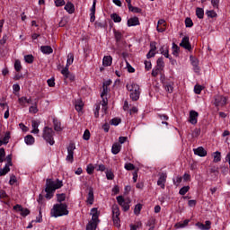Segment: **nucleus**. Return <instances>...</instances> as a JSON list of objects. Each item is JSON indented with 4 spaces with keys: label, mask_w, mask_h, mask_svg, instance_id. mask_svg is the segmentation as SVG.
<instances>
[{
    "label": "nucleus",
    "mask_w": 230,
    "mask_h": 230,
    "mask_svg": "<svg viewBox=\"0 0 230 230\" xmlns=\"http://www.w3.org/2000/svg\"><path fill=\"white\" fill-rule=\"evenodd\" d=\"M94 107V116L95 118H100V104H95Z\"/></svg>",
    "instance_id": "0e129e2a"
},
{
    "label": "nucleus",
    "mask_w": 230,
    "mask_h": 230,
    "mask_svg": "<svg viewBox=\"0 0 230 230\" xmlns=\"http://www.w3.org/2000/svg\"><path fill=\"white\" fill-rule=\"evenodd\" d=\"M111 209L112 217H119V207H118V205H113Z\"/></svg>",
    "instance_id": "72a5a7b5"
},
{
    "label": "nucleus",
    "mask_w": 230,
    "mask_h": 230,
    "mask_svg": "<svg viewBox=\"0 0 230 230\" xmlns=\"http://www.w3.org/2000/svg\"><path fill=\"white\" fill-rule=\"evenodd\" d=\"M75 111H77V112H82L83 109H84V102L78 100L75 102Z\"/></svg>",
    "instance_id": "bb28decb"
},
{
    "label": "nucleus",
    "mask_w": 230,
    "mask_h": 230,
    "mask_svg": "<svg viewBox=\"0 0 230 230\" xmlns=\"http://www.w3.org/2000/svg\"><path fill=\"white\" fill-rule=\"evenodd\" d=\"M181 48H184L188 51H191V43H190V37L185 36L182 38L181 42L180 43Z\"/></svg>",
    "instance_id": "1a4fd4ad"
},
{
    "label": "nucleus",
    "mask_w": 230,
    "mask_h": 230,
    "mask_svg": "<svg viewBox=\"0 0 230 230\" xmlns=\"http://www.w3.org/2000/svg\"><path fill=\"white\" fill-rule=\"evenodd\" d=\"M222 161V154L219 151L214 153V162L220 163Z\"/></svg>",
    "instance_id": "473e14b6"
},
{
    "label": "nucleus",
    "mask_w": 230,
    "mask_h": 230,
    "mask_svg": "<svg viewBox=\"0 0 230 230\" xmlns=\"http://www.w3.org/2000/svg\"><path fill=\"white\" fill-rule=\"evenodd\" d=\"M55 136V131H53L52 128L45 127L43 130V138L47 143H49L51 146L55 145V139L53 137Z\"/></svg>",
    "instance_id": "20e7f679"
},
{
    "label": "nucleus",
    "mask_w": 230,
    "mask_h": 230,
    "mask_svg": "<svg viewBox=\"0 0 230 230\" xmlns=\"http://www.w3.org/2000/svg\"><path fill=\"white\" fill-rule=\"evenodd\" d=\"M190 191V186H183L181 189L179 190L180 195H185Z\"/></svg>",
    "instance_id": "3c124183"
},
{
    "label": "nucleus",
    "mask_w": 230,
    "mask_h": 230,
    "mask_svg": "<svg viewBox=\"0 0 230 230\" xmlns=\"http://www.w3.org/2000/svg\"><path fill=\"white\" fill-rule=\"evenodd\" d=\"M107 24L102 22H95V28H105Z\"/></svg>",
    "instance_id": "338daca9"
},
{
    "label": "nucleus",
    "mask_w": 230,
    "mask_h": 230,
    "mask_svg": "<svg viewBox=\"0 0 230 230\" xmlns=\"http://www.w3.org/2000/svg\"><path fill=\"white\" fill-rule=\"evenodd\" d=\"M90 12V22H94L96 21V0H93Z\"/></svg>",
    "instance_id": "f8f14e48"
},
{
    "label": "nucleus",
    "mask_w": 230,
    "mask_h": 230,
    "mask_svg": "<svg viewBox=\"0 0 230 230\" xmlns=\"http://www.w3.org/2000/svg\"><path fill=\"white\" fill-rule=\"evenodd\" d=\"M156 68L160 69L163 71L164 69V60L163 58H159L156 61Z\"/></svg>",
    "instance_id": "c85d7f7f"
},
{
    "label": "nucleus",
    "mask_w": 230,
    "mask_h": 230,
    "mask_svg": "<svg viewBox=\"0 0 230 230\" xmlns=\"http://www.w3.org/2000/svg\"><path fill=\"white\" fill-rule=\"evenodd\" d=\"M128 91L130 93V98L133 102H137L139 100V96L141 95V89L137 84H131L126 85Z\"/></svg>",
    "instance_id": "7ed1b4c3"
},
{
    "label": "nucleus",
    "mask_w": 230,
    "mask_h": 230,
    "mask_svg": "<svg viewBox=\"0 0 230 230\" xmlns=\"http://www.w3.org/2000/svg\"><path fill=\"white\" fill-rule=\"evenodd\" d=\"M166 172H161L159 179L157 181V186H160L162 190H164L165 184H166V179H167Z\"/></svg>",
    "instance_id": "9d476101"
},
{
    "label": "nucleus",
    "mask_w": 230,
    "mask_h": 230,
    "mask_svg": "<svg viewBox=\"0 0 230 230\" xmlns=\"http://www.w3.org/2000/svg\"><path fill=\"white\" fill-rule=\"evenodd\" d=\"M206 13H207L208 17H210V19H215V17H217V13L213 10L207 11Z\"/></svg>",
    "instance_id": "052dcab7"
},
{
    "label": "nucleus",
    "mask_w": 230,
    "mask_h": 230,
    "mask_svg": "<svg viewBox=\"0 0 230 230\" xmlns=\"http://www.w3.org/2000/svg\"><path fill=\"white\" fill-rule=\"evenodd\" d=\"M161 70L160 68H157L156 66L152 70V76H154L155 78V76H157V75H159V73H161Z\"/></svg>",
    "instance_id": "e2e57ef3"
},
{
    "label": "nucleus",
    "mask_w": 230,
    "mask_h": 230,
    "mask_svg": "<svg viewBox=\"0 0 230 230\" xmlns=\"http://www.w3.org/2000/svg\"><path fill=\"white\" fill-rule=\"evenodd\" d=\"M14 211L20 212L22 217H28L30 215V209L22 208V206L16 204L13 207Z\"/></svg>",
    "instance_id": "6e6552de"
},
{
    "label": "nucleus",
    "mask_w": 230,
    "mask_h": 230,
    "mask_svg": "<svg viewBox=\"0 0 230 230\" xmlns=\"http://www.w3.org/2000/svg\"><path fill=\"white\" fill-rule=\"evenodd\" d=\"M31 127H32V134H39V122L37 120H32L31 122Z\"/></svg>",
    "instance_id": "c756f323"
},
{
    "label": "nucleus",
    "mask_w": 230,
    "mask_h": 230,
    "mask_svg": "<svg viewBox=\"0 0 230 230\" xmlns=\"http://www.w3.org/2000/svg\"><path fill=\"white\" fill-rule=\"evenodd\" d=\"M180 51H181V48L177 46V44L172 43V55L174 57H179Z\"/></svg>",
    "instance_id": "7c9ffc66"
},
{
    "label": "nucleus",
    "mask_w": 230,
    "mask_h": 230,
    "mask_svg": "<svg viewBox=\"0 0 230 230\" xmlns=\"http://www.w3.org/2000/svg\"><path fill=\"white\" fill-rule=\"evenodd\" d=\"M113 33L117 44H119L121 40H123V34L121 33V31L116 30L113 31Z\"/></svg>",
    "instance_id": "b1692460"
},
{
    "label": "nucleus",
    "mask_w": 230,
    "mask_h": 230,
    "mask_svg": "<svg viewBox=\"0 0 230 230\" xmlns=\"http://www.w3.org/2000/svg\"><path fill=\"white\" fill-rule=\"evenodd\" d=\"M96 226H98V223L93 221V222H89L86 226V230H94L96 229Z\"/></svg>",
    "instance_id": "4c0bfd02"
},
{
    "label": "nucleus",
    "mask_w": 230,
    "mask_h": 230,
    "mask_svg": "<svg viewBox=\"0 0 230 230\" xmlns=\"http://www.w3.org/2000/svg\"><path fill=\"white\" fill-rule=\"evenodd\" d=\"M47 83L49 87H55V78L48 79Z\"/></svg>",
    "instance_id": "774afa93"
},
{
    "label": "nucleus",
    "mask_w": 230,
    "mask_h": 230,
    "mask_svg": "<svg viewBox=\"0 0 230 230\" xmlns=\"http://www.w3.org/2000/svg\"><path fill=\"white\" fill-rule=\"evenodd\" d=\"M40 51L43 53V55H51L53 53V48L51 46H41L40 47Z\"/></svg>",
    "instance_id": "aec40b11"
},
{
    "label": "nucleus",
    "mask_w": 230,
    "mask_h": 230,
    "mask_svg": "<svg viewBox=\"0 0 230 230\" xmlns=\"http://www.w3.org/2000/svg\"><path fill=\"white\" fill-rule=\"evenodd\" d=\"M73 62H75V54L70 52L67 55L66 65L65 67L69 69V66H72Z\"/></svg>",
    "instance_id": "393cba45"
},
{
    "label": "nucleus",
    "mask_w": 230,
    "mask_h": 230,
    "mask_svg": "<svg viewBox=\"0 0 230 230\" xmlns=\"http://www.w3.org/2000/svg\"><path fill=\"white\" fill-rule=\"evenodd\" d=\"M124 168L128 172H132V170H136V165H134V164L128 163V164H125Z\"/></svg>",
    "instance_id": "ea45409f"
},
{
    "label": "nucleus",
    "mask_w": 230,
    "mask_h": 230,
    "mask_svg": "<svg viewBox=\"0 0 230 230\" xmlns=\"http://www.w3.org/2000/svg\"><path fill=\"white\" fill-rule=\"evenodd\" d=\"M185 26L186 28H193V20H191L190 17H187L185 19Z\"/></svg>",
    "instance_id": "a18cd8bd"
},
{
    "label": "nucleus",
    "mask_w": 230,
    "mask_h": 230,
    "mask_svg": "<svg viewBox=\"0 0 230 230\" xmlns=\"http://www.w3.org/2000/svg\"><path fill=\"white\" fill-rule=\"evenodd\" d=\"M227 104V98L224 97L223 95H216L214 105L216 107H224V105Z\"/></svg>",
    "instance_id": "0eeeda50"
},
{
    "label": "nucleus",
    "mask_w": 230,
    "mask_h": 230,
    "mask_svg": "<svg viewBox=\"0 0 230 230\" xmlns=\"http://www.w3.org/2000/svg\"><path fill=\"white\" fill-rule=\"evenodd\" d=\"M106 179H108V181H113L114 172H112L111 171H106Z\"/></svg>",
    "instance_id": "4d7b16f0"
},
{
    "label": "nucleus",
    "mask_w": 230,
    "mask_h": 230,
    "mask_svg": "<svg viewBox=\"0 0 230 230\" xmlns=\"http://www.w3.org/2000/svg\"><path fill=\"white\" fill-rule=\"evenodd\" d=\"M86 202L87 204H90V206H93V204H94V189H93V187H90L88 189Z\"/></svg>",
    "instance_id": "9b49d317"
},
{
    "label": "nucleus",
    "mask_w": 230,
    "mask_h": 230,
    "mask_svg": "<svg viewBox=\"0 0 230 230\" xmlns=\"http://www.w3.org/2000/svg\"><path fill=\"white\" fill-rule=\"evenodd\" d=\"M151 49H150V51L146 54V58H152V57H155V52H154V51H155V49H157V48L155 47V46H152L151 45Z\"/></svg>",
    "instance_id": "e433bc0d"
},
{
    "label": "nucleus",
    "mask_w": 230,
    "mask_h": 230,
    "mask_svg": "<svg viewBox=\"0 0 230 230\" xmlns=\"http://www.w3.org/2000/svg\"><path fill=\"white\" fill-rule=\"evenodd\" d=\"M61 75H63L65 80H67L69 78V68L64 67L61 70Z\"/></svg>",
    "instance_id": "a19ab883"
},
{
    "label": "nucleus",
    "mask_w": 230,
    "mask_h": 230,
    "mask_svg": "<svg viewBox=\"0 0 230 230\" xmlns=\"http://www.w3.org/2000/svg\"><path fill=\"white\" fill-rule=\"evenodd\" d=\"M194 93H195V94H200L202 93V85L196 84L194 86Z\"/></svg>",
    "instance_id": "6e6d98bb"
},
{
    "label": "nucleus",
    "mask_w": 230,
    "mask_h": 230,
    "mask_svg": "<svg viewBox=\"0 0 230 230\" xmlns=\"http://www.w3.org/2000/svg\"><path fill=\"white\" fill-rule=\"evenodd\" d=\"M10 172V165H6L3 168L0 169V177H4V175H6Z\"/></svg>",
    "instance_id": "f704fd0d"
},
{
    "label": "nucleus",
    "mask_w": 230,
    "mask_h": 230,
    "mask_svg": "<svg viewBox=\"0 0 230 230\" xmlns=\"http://www.w3.org/2000/svg\"><path fill=\"white\" fill-rule=\"evenodd\" d=\"M102 64L104 67H109V66L112 65V57L105 56L102 59Z\"/></svg>",
    "instance_id": "a878e982"
},
{
    "label": "nucleus",
    "mask_w": 230,
    "mask_h": 230,
    "mask_svg": "<svg viewBox=\"0 0 230 230\" xmlns=\"http://www.w3.org/2000/svg\"><path fill=\"white\" fill-rule=\"evenodd\" d=\"M129 12H133V13H141L142 10L141 8H138V7H134V6H130L129 7Z\"/></svg>",
    "instance_id": "13d9d810"
},
{
    "label": "nucleus",
    "mask_w": 230,
    "mask_h": 230,
    "mask_svg": "<svg viewBox=\"0 0 230 230\" xmlns=\"http://www.w3.org/2000/svg\"><path fill=\"white\" fill-rule=\"evenodd\" d=\"M107 94H109V86L102 85V92L101 93V98H103V96H107Z\"/></svg>",
    "instance_id": "bf43d9fd"
},
{
    "label": "nucleus",
    "mask_w": 230,
    "mask_h": 230,
    "mask_svg": "<svg viewBox=\"0 0 230 230\" xmlns=\"http://www.w3.org/2000/svg\"><path fill=\"white\" fill-rule=\"evenodd\" d=\"M190 60L193 67H197V66H199V59H197V58L190 56Z\"/></svg>",
    "instance_id": "79ce46f5"
},
{
    "label": "nucleus",
    "mask_w": 230,
    "mask_h": 230,
    "mask_svg": "<svg viewBox=\"0 0 230 230\" xmlns=\"http://www.w3.org/2000/svg\"><path fill=\"white\" fill-rule=\"evenodd\" d=\"M163 85L165 91L169 93V94H172V93H173V85H174L173 81H166L165 83H164Z\"/></svg>",
    "instance_id": "2eb2a0df"
},
{
    "label": "nucleus",
    "mask_w": 230,
    "mask_h": 230,
    "mask_svg": "<svg viewBox=\"0 0 230 230\" xmlns=\"http://www.w3.org/2000/svg\"><path fill=\"white\" fill-rule=\"evenodd\" d=\"M119 152H121V145L119 143L113 144L111 147V153L113 155H118Z\"/></svg>",
    "instance_id": "412c9836"
},
{
    "label": "nucleus",
    "mask_w": 230,
    "mask_h": 230,
    "mask_svg": "<svg viewBox=\"0 0 230 230\" xmlns=\"http://www.w3.org/2000/svg\"><path fill=\"white\" fill-rule=\"evenodd\" d=\"M194 154H195V155H199V157H206V155H208V151H206V149H204V147L199 146V147L194 149Z\"/></svg>",
    "instance_id": "dca6fc26"
},
{
    "label": "nucleus",
    "mask_w": 230,
    "mask_h": 230,
    "mask_svg": "<svg viewBox=\"0 0 230 230\" xmlns=\"http://www.w3.org/2000/svg\"><path fill=\"white\" fill-rule=\"evenodd\" d=\"M4 161L7 162V164H5V165H7V166H12V164H13V163H12V155H8L5 157Z\"/></svg>",
    "instance_id": "69168bd1"
},
{
    "label": "nucleus",
    "mask_w": 230,
    "mask_h": 230,
    "mask_svg": "<svg viewBox=\"0 0 230 230\" xmlns=\"http://www.w3.org/2000/svg\"><path fill=\"white\" fill-rule=\"evenodd\" d=\"M53 125H54V130L56 132H62V130H63L62 123L60 122V120H58V119H57V118L53 119Z\"/></svg>",
    "instance_id": "a211bd4d"
},
{
    "label": "nucleus",
    "mask_w": 230,
    "mask_h": 230,
    "mask_svg": "<svg viewBox=\"0 0 230 230\" xmlns=\"http://www.w3.org/2000/svg\"><path fill=\"white\" fill-rule=\"evenodd\" d=\"M141 209H143V205H141V203L137 204L134 208L135 215H139V213H141Z\"/></svg>",
    "instance_id": "49530a36"
},
{
    "label": "nucleus",
    "mask_w": 230,
    "mask_h": 230,
    "mask_svg": "<svg viewBox=\"0 0 230 230\" xmlns=\"http://www.w3.org/2000/svg\"><path fill=\"white\" fill-rule=\"evenodd\" d=\"M111 17L114 22H121V16H119L118 13H112Z\"/></svg>",
    "instance_id": "c03bdc74"
},
{
    "label": "nucleus",
    "mask_w": 230,
    "mask_h": 230,
    "mask_svg": "<svg viewBox=\"0 0 230 230\" xmlns=\"http://www.w3.org/2000/svg\"><path fill=\"white\" fill-rule=\"evenodd\" d=\"M51 217L58 218V217H66L69 215V210H67L66 203H57L53 206L50 210Z\"/></svg>",
    "instance_id": "f03ea898"
},
{
    "label": "nucleus",
    "mask_w": 230,
    "mask_h": 230,
    "mask_svg": "<svg viewBox=\"0 0 230 230\" xmlns=\"http://www.w3.org/2000/svg\"><path fill=\"white\" fill-rule=\"evenodd\" d=\"M62 186H64V182L58 179L56 181H53L52 179H47L45 199H47V200H51V199H53V195H55V191H57V190H60Z\"/></svg>",
    "instance_id": "f257e3e1"
},
{
    "label": "nucleus",
    "mask_w": 230,
    "mask_h": 230,
    "mask_svg": "<svg viewBox=\"0 0 230 230\" xmlns=\"http://www.w3.org/2000/svg\"><path fill=\"white\" fill-rule=\"evenodd\" d=\"M196 15L198 19H204V9L200 7L196 8Z\"/></svg>",
    "instance_id": "2f4dec72"
},
{
    "label": "nucleus",
    "mask_w": 230,
    "mask_h": 230,
    "mask_svg": "<svg viewBox=\"0 0 230 230\" xmlns=\"http://www.w3.org/2000/svg\"><path fill=\"white\" fill-rule=\"evenodd\" d=\"M91 215H92V220L93 222L98 223L100 220L98 219L100 217V214L98 213V208H93L91 209Z\"/></svg>",
    "instance_id": "6ab92c4d"
},
{
    "label": "nucleus",
    "mask_w": 230,
    "mask_h": 230,
    "mask_svg": "<svg viewBox=\"0 0 230 230\" xmlns=\"http://www.w3.org/2000/svg\"><path fill=\"white\" fill-rule=\"evenodd\" d=\"M29 112H31V114H37L39 112V109H37V102L29 108Z\"/></svg>",
    "instance_id": "de8ad7c7"
},
{
    "label": "nucleus",
    "mask_w": 230,
    "mask_h": 230,
    "mask_svg": "<svg viewBox=\"0 0 230 230\" xmlns=\"http://www.w3.org/2000/svg\"><path fill=\"white\" fill-rule=\"evenodd\" d=\"M76 149V146L75 143H70L68 146L66 147L67 150V155H66V161L69 163H73L75 161V150Z\"/></svg>",
    "instance_id": "39448f33"
},
{
    "label": "nucleus",
    "mask_w": 230,
    "mask_h": 230,
    "mask_svg": "<svg viewBox=\"0 0 230 230\" xmlns=\"http://www.w3.org/2000/svg\"><path fill=\"white\" fill-rule=\"evenodd\" d=\"M117 202L119 206H121L123 211L127 212L128 209H130V200L125 199L123 196H118L117 197Z\"/></svg>",
    "instance_id": "423d86ee"
},
{
    "label": "nucleus",
    "mask_w": 230,
    "mask_h": 230,
    "mask_svg": "<svg viewBox=\"0 0 230 230\" xmlns=\"http://www.w3.org/2000/svg\"><path fill=\"white\" fill-rule=\"evenodd\" d=\"M57 199H58V202H59V204H62L64 200H66V194L65 193L57 194Z\"/></svg>",
    "instance_id": "8fccbe9b"
},
{
    "label": "nucleus",
    "mask_w": 230,
    "mask_h": 230,
    "mask_svg": "<svg viewBox=\"0 0 230 230\" xmlns=\"http://www.w3.org/2000/svg\"><path fill=\"white\" fill-rule=\"evenodd\" d=\"M127 24H128V28H130L132 26H139V24H141V23L139 22V18L135 16V17L129 18L128 20Z\"/></svg>",
    "instance_id": "f3484780"
},
{
    "label": "nucleus",
    "mask_w": 230,
    "mask_h": 230,
    "mask_svg": "<svg viewBox=\"0 0 230 230\" xmlns=\"http://www.w3.org/2000/svg\"><path fill=\"white\" fill-rule=\"evenodd\" d=\"M156 30L159 33L166 31V21L160 19L157 22Z\"/></svg>",
    "instance_id": "4468645a"
},
{
    "label": "nucleus",
    "mask_w": 230,
    "mask_h": 230,
    "mask_svg": "<svg viewBox=\"0 0 230 230\" xmlns=\"http://www.w3.org/2000/svg\"><path fill=\"white\" fill-rule=\"evenodd\" d=\"M102 109L107 111V105H109V100L105 96L102 97Z\"/></svg>",
    "instance_id": "864d4df0"
},
{
    "label": "nucleus",
    "mask_w": 230,
    "mask_h": 230,
    "mask_svg": "<svg viewBox=\"0 0 230 230\" xmlns=\"http://www.w3.org/2000/svg\"><path fill=\"white\" fill-rule=\"evenodd\" d=\"M10 131H6L3 139L0 140V146H3V145H8V143H10Z\"/></svg>",
    "instance_id": "4be33fe9"
},
{
    "label": "nucleus",
    "mask_w": 230,
    "mask_h": 230,
    "mask_svg": "<svg viewBox=\"0 0 230 230\" xmlns=\"http://www.w3.org/2000/svg\"><path fill=\"white\" fill-rule=\"evenodd\" d=\"M18 102L20 103V105L22 106V107H27V105H26V97H20L19 99H18Z\"/></svg>",
    "instance_id": "5fc2aeb1"
},
{
    "label": "nucleus",
    "mask_w": 230,
    "mask_h": 230,
    "mask_svg": "<svg viewBox=\"0 0 230 230\" xmlns=\"http://www.w3.org/2000/svg\"><path fill=\"white\" fill-rule=\"evenodd\" d=\"M14 69L17 73H20L21 69H22V65H21V60H19V59L15 60Z\"/></svg>",
    "instance_id": "c9c22d12"
},
{
    "label": "nucleus",
    "mask_w": 230,
    "mask_h": 230,
    "mask_svg": "<svg viewBox=\"0 0 230 230\" xmlns=\"http://www.w3.org/2000/svg\"><path fill=\"white\" fill-rule=\"evenodd\" d=\"M24 60L27 64H33L35 58L33 57V55H26L24 56Z\"/></svg>",
    "instance_id": "58836bf2"
},
{
    "label": "nucleus",
    "mask_w": 230,
    "mask_h": 230,
    "mask_svg": "<svg viewBox=\"0 0 230 230\" xmlns=\"http://www.w3.org/2000/svg\"><path fill=\"white\" fill-rule=\"evenodd\" d=\"M24 142L26 143V145H33L35 143V137H33V136L31 135H27L24 137Z\"/></svg>",
    "instance_id": "cd10ccee"
},
{
    "label": "nucleus",
    "mask_w": 230,
    "mask_h": 230,
    "mask_svg": "<svg viewBox=\"0 0 230 230\" xmlns=\"http://www.w3.org/2000/svg\"><path fill=\"white\" fill-rule=\"evenodd\" d=\"M65 10L67 13H75V4L71 2H67L65 5Z\"/></svg>",
    "instance_id": "5701e85b"
},
{
    "label": "nucleus",
    "mask_w": 230,
    "mask_h": 230,
    "mask_svg": "<svg viewBox=\"0 0 230 230\" xmlns=\"http://www.w3.org/2000/svg\"><path fill=\"white\" fill-rule=\"evenodd\" d=\"M112 220H113V224L115 226V227H119L120 225H119V217H112Z\"/></svg>",
    "instance_id": "680f3d73"
},
{
    "label": "nucleus",
    "mask_w": 230,
    "mask_h": 230,
    "mask_svg": "<svg viewBox=\"0 0 230 230\" xmlns=\"http://www.w3.org/2000/svg\"><path fill=\"white\" fill-rule=\"evenodd\" d=\"M198 118H199V112L195 111H190L189 122L191 125H197Z\"/></svg>",
    "instance_id": "ddd939ff"
},
{
    "label": "nucleus",
    "mask_w": 230,
    "mask_h": 230,
    "mask_svg": "<svg viewBox=\"0 0 230 230\" xmlns=\"http://www.w3.org/2000/svg\"><path fill=\"white\" fill-rule=\"evenodd\" d=\"M111 125H113L114 127H118V125H119V123H121V119H118V118H113L111 121H110Z\"/></svg>",
    "instance_id": "603ef678"
},
{
    "label": "nucleus",
    "mask_w": 230,
    "mask_h": 230,
    "mask_svg": "<svg viewBox=\"0 0 230 230\" xmlns=\"http://www.w3.org/2000/svg\"><path fill=\"white\" fill-rule=\"evenodd\" d=\"M83 139H84V141H89V139H91V131H89V129L84 130Z\"/></svg>",
    "instance_id": "09e8293b"
},
{
    "label": "nucleus",
    "mask_w": 230,
    "mask_h": 230,
    "mask_svg": "<svg viewBox=\"0 0 230 230\" xmlns=\"http://www.w3.org/2000/svg\"><path fill=\"white\" fill-rule=\"evenodd\" d=\"M86 172L88 175H93L94 173V165H93V164H89L87 165Z\"/></svg>",
    "instance_id": "37998d69"
}]
</instances>
